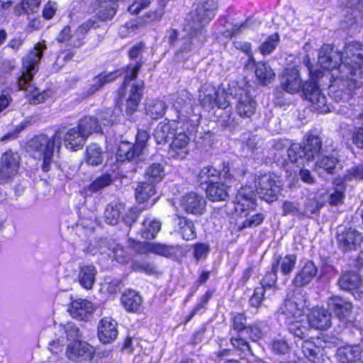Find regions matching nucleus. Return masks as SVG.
Listing matches in <instances>:
<instances>
[{"label": "nucleus", "mask_w": 363, "mask_h": 363, "mask_svg": "<svg viewBox=\"0 0 363 363\" xmlns=\"http://www.w3.org/2000/svg\"><path fill=\"white\" fill-rule=\"evenodd\" d=\"M107 246L108 257H113L118 262L123 263L125 262V252L122 246L115 243L113 240L104 239L100 242V245Z\"/></svg>", "instance_id": "44"}, {"label": "nucleus", "mask_w": 363, "mask_h": 363, "mask_svg": "<svg viewBox=\"0 0 363 363\" xmlns=\"http://www.w3.org/2000/svg\"><path fill=\"white\" fill-rule=\"evenodd\" d=\"M60 330L67 335V339L68 340L78 341L77 339L79 337V330L72 323H68L64 325H60Z\"/></svg>", "instance_id": "63"}, {"label": "nucleus", "mask_w": 363, "mask_h": 363, "mask_svg": "<svg viewBox=\"0 0 363 363\" xmlns=\"http://www.w3.org/2000/svg\"><path fill=\"white\" fill-rule=\"evenodd\" d=\"M289 330L295 337L303 339L308 335V328L303 325L301 321L289 322Z\"/></svg>", "instance_id": "56"}, {"label": "nucleus", "mask_w": 363, "mask_h": 363, "mask_svg": "<svg viewBox=\"0 0 363 363\" xmlns=\"http://www.w3.org/2000/svg\"><path fill=\"white\" fill-rule=\"evenodd\" d=\"M328 309L346 325H351L352 303L340 296H332L328 301Z\"/></svg>", "instance_id": "15"}, {"label": "nucleus", "mask_w": 363, "mask_h": 363, "mask_svg": "<svg viewBox=\"0 0 363 363\" xmlns=\"http://www.w3.org/2000/svg\"><path fill=\"white\" fill-rule=\"evenodd\" d=\"M303 63L309 72L310 77V80L305 82L302 85V91L306 99L311 104L313 110L320 113L330 111V108L327 104V99L322 94L316 82L318 79L322 77V72L318 69H312V65L308 56L304 57Z\"/></svg>", "instance_id": "5"}, {"label": "nucleus", "mask_w": 363, "mask_h": 363, "mask_svg": "<svg viewBox=\"0 0 363 363\" xmlns=\"http://www.w3.org/2000/svg\"><path fill=\"white\" fill-rule=\"evenodd\" d=\"M113 181L110 174H104L94 180L89 185V189L96 192L108 186Z\"/></svg>", "instance_id": "52"}, {"label": "nucleus", "mask_w": 363, "mask_h": 363, "mask_svg": "<svg viewBox=\"0 0 363 363\" xmlns=\"http://www.w3.org/2000/svg\"><path fill=\"white\" fill-rule=\"evenodd\" d=\"M180 121H171L160 122L155 128L153 136L157 144H164L172 139L176 130H179Z\"/></svg>", "instance_id": "23"}, {"label": "nucleus", "mask_w": 363, "mask_h": 363, "mask_svg": "<svg viewBox=\"0 0 363 363\" xmlns=\"http://www.w3.org/2000/svg\"><path fill=\"white\" fill-rule=\"evenodd\" d=\"M302 352L304 356L311 362L319 363L320 359L318 356L320 348L313 342L305 341L302 345Z\"/></svg>", "instance_id": "49"}, {"label": "nucleus", "mask_w": 363, "mask_h": 363, "mask_svg": "<svg viewBox=\"0 0 363 363\" xmlns=\"http://www.w3.org/2000/svg\"><path fill=\"white\" fill-rule=\"evenodd\" d=\"M318 274V268L312 261H306L301 269L295 274L291 284L294 291L303 289L309 285Z\"/></svg>", "instance_id": "16"}, {"label": "nucleus", "mask_w": 363, "mask_h": 363, "mask_svg": "<svg viewBox=\"0 0 363 363\" xmlns=\"http://www.w3.org/2000/svg\"><path fill=\"white\" fill-rule=\"evenodd\" d=\"M181 206L187 213L201 216L206 211V201L202 195L191 192L182 198Z\"/></svg>", "instance_id": "17"}, {"label": "nucleus", "mask_w": 363, "mask_h": 363, "mask_svg": "<svg viewBox=\"0 0 363 363\" xmlns=\"http://www.w3.org/2000/svg\"><path fill=\"white\" fill-rule=\"evenodd\" d=\"M297 257L293 254L286 255L284 257L275 255L272 264L274 265V270L278 271L280 267L281 274L285 277H289L294 269Z\"/></svg>", "instance_id": "31"}, {"label": "nucleus", "mask_w": 363, "mask_h": 363, "mask_svg": "<svg viewBox=\"0 0 363 363\" xmlns=\"http://www.w3.org/2000/svg\"><path fill=\"white\" fill-rule=\"evenodd\" d=\"M318 61L325 69H338L341 63L340 53L334 50L333 45L325 44L320 49Z\"/></svg>", "instance_id": "19"}, {"label": "nucleus", "mask_w": 363, "mask_h": 363, "mask_svg": "<svg viewBox=\"0 0 363 363\" xmlns=\"http://www.w3.org/2000/svg\"><path fill=\"white\" fill-rule=\"evenodd\" d=\"M121 74L122 72L121 70H116L110 72H104L99 74L92 79V82L86 91V95L90 96L94 94L96 91L102 88L105 84L114 81Z\"/></svg>", "instance_id": "33"}, {"label": "nucleus", "mask_w": 363, "mask_h": 363, "mask_svg": "<svg viewBox=\"0 0 363 363\" xmlns=\"http://www.w3.org/2000/svg\"><path fill=\"white\" fill-rule=\"evenodd\" d=\"M352 179L363 180V163L352 167L344 175V180L351 181Z\"/></svg>", "instance_id": "62"}, {"label": "nucleus", "mask_w": 363, "mask_h": 363, "mask_svg": "<svg viewBox=\"0 0 363 363\" xmlns=\"http://www.w3.org/2000/svg\"><path fill=\"white\" fill-rule=\"evenodd\" d=\"M96 118H98V121H99L101 127L102 125H110L116 120V116L113 114V110L111 108H106L104 111L98 113Z\"/></svg>", "instance_id": "61"}, {"label": "nucleus", "mask_w": 363, "mask_h": 363, "mask_svg": "<svg viewBox=\"0 0 363 363\" xmlns=\"http://www.w3.org/2000/svg\"><path fill=\"white\" fill-rule=\"evenodd\" d=\"M279 35L275 33L270 35L259 47L260 52L264 55H269L273 52L277 45Z\"/></svg>", "instance_id": "58"}, {"label": "nucleus", "mask_w": 363, "mask_h": 363, "mask_svg": "<svg viewBox=\"0 0 363 363\" xmlns=\"http://www.w3.org/2000/svg\"><path fill=\"white\" fill-rule=\"evenodd\" d=\"M337 284L341 290L351 292L355 298L363 300V280L358 273L345 272L340 275Z\"/></svg>", "instance_id": "13"}, {"label": "nucleus", "mask_w": 363, "mask_h": 363, "mask_svg": "<svg viewBox=\"0 0 363 363\" xmlns=\"http://www.w3.org/2000/svg\"><path fill=\"white\" fill-rule=\"evenodd\" d=\"M86 162L91 166H98L104 161V152L97 144H91L86 147Z\"/></svg>", "instance_id": "43"}, {"label": "nucleus", "mask_w": 363, "mask_h": 363, "mask_svg": "<svg viewBox=\"0 0 363 363\" xmlns=\"http://www.w3.org/2000/svg\"><path fill=\"white\" fill-rule=\"evenodd\" d=\"M21 164V157L17 152L7 150L0 159V184L11 182L18 174Z\"/></svg>", "instance_id": "10"}, {"label": "nucleus", "mask_w": 363, "mask_h": 363, "mask_svg": "<svg viewBox=\"0 0 363 363\" xmlns=\"http://www.w3.org/2000/svg\"><path fill=\"white\" fill-rule=\"evenodd\" d=\"M206 195L212 201H225L228 197V186L223 182H213L206 188Z\"/></svg>", "instance_id": "36"}, {"label": "nucleus", "mask_w": 363, "mask_h": 363, "mask_svg": "<svg viewBox=\"0 0 363 363\" xmlns=\"http://www.w3.org/2000/svg\"><path fill=\"white\" fill-rule=\"evenodd\" d=\"M123 210V206L121 203L108 205L104 211L106 223L109 225H116Z\"/></svg>", "instance_id": "45"}, {"label": "nucleus", "mask_w": 363, "mask_h": 363, "mask_svg": "<svg viewBox=\"0 0 363 363\" xmlns=\"http://www.w3.org/2000/svg\"><path fill=\"white\" fill-rule=\"evenodd\" d=\"M281 87L289 94L299 91L301 86V79L299 71L295 67L286 69L280 79Z\"/></svg>", "instance_id": "21"}, {"label": "nucleus", "mask_w": 363, "mask_h": 363, "mask_svg": "<svg viewBox=\"0 0 363 363\" xmlns=\"http://www.w3.org/2000/svg\"><path fill=\"white\" fill-rule=\"evenodd\" d=\"M362 347L358 345H345L337 349V359L340 363H356L361 359Z\"/></svg>", "instance_id": "29"}, {"label": "nucleus", "mask_w": 363, "mask_h": 363, "mask_svg": "<svg viewBox=\"0 0 363 363\" xmlns=\"http://www.w3.org/2000/svg\"><path fill=\"white\" fill-rule=\"evenodd\" d=\"M166 106L160 100L152 101L146 106V113L153 119H157L164 114Z\"/></svg>", "instance_id": "48"}, {"label": "nucleus", "mask_w": 363, "mask_h": 363, "mask_svg": "<svg viewBox=\"0 0 363 363\" xmlns=\"http://www.w3.org/2000/svg\"><path fill=\"white\" fill-rule=\"evenodd\" d=\"M321 207L322 205L315 198L307 199L305 202L304 209L302 210V218L305 217L309 218L313 214H316Z\"/></svg>", "instance_id": "53"}, {"label": "nucleus", "mask_w": 363, "mask_h": 363, "mask_svg": "<svg viewBox=\"0 0 363 363\" xmlns=\"http://www.w3.org/2000/svg\"><path fill=\"white\" fill-rule=\"evenodd\" d=\"M235 210L244 212L254 209L256 206L255 194L251 186H245L240 189L235 197Z\"/></svg>", "instance_id": "22"}, {"label": "nucleus", "mask_w": 363, "mask_h": 363, "mask_svg": "<svg viewBox=\"0 0 363 363\" xmlns=\"http://www.w3.org/2000/svg\"><path fill=\"white\" fill-rule=\"evenodd\" d=\"M150 138L146 130H140L136 135L135 144L122 142L118 148L116 158L121 162H133L138 164L147 157V142Z\"/></svg>", "instance_id": "6"}, {"label": "nucleus", "mask_w": 363, "mask_h": 363, "mask_svg": "<svg viewBox=\"0 0 363 363\" xmlns=\"http://www.w3.org/2000/svg\"><path fill=\"white\" fill-rule=\"evenodd\" d=\"M337 159L333 156H324L319 158L316 163L317 168L323 169L328 174H333L337 164Z\"/></svg>", "instance_id": "51"}, {"label": "nucleus", "mask_w": 363, "mask_h": 363, "mask_svg": "<svg viewBox=\"0 0 363 363\" xmlns=\"http://www.w3.org/2000/svg\"><path fill=\"white\" fill-rule=\"evenodd\" d=\"M155 194V186L145 182H140L135 189V199L140 203L147 202Z\"/></svg>", "instance_id": "41"}, {"label": "nucleus", "mask_w": 363, "mask_h": 363, "mask_svg": "<svg viewBox=\"0 0 363 363\" xmlns=\"http://www.w3.org/2000/svg\"><path fill=\"white\" fill-rule=\"evenodd\" d=\"M239 174L240 172L234 168L233 164L223 162L219 169L213 165L203 167L198 173L197 179L201 184H211L218 178H223L228 182L234 181Z\"/></svg>", "instance_id": "8"}, {"label": "nucleus", "mask_w": 363, "mask_h": 363, "mask_svg": "<svg viewBox=\"0 0 363 363\" xmlns=\"http://www.w3.org/2000/svg\"><path fill=\"white\" fill-rule=\"evenodd\" d=\"M193 250L194 257L197 262H199V260L206 257L209 252L210 247L208 245L199 242L193 246Z\"/></svg>", "instance_id": "64"}, {"label": "nucleus", "mask_w": 363, "mask_h": 363, "mask_svg": "<svg viewBox=\"0 0 363 363\" xmlns=\"http://www.w3.org/2000/svg\"><path fill=\"white\" fill-rule=\"evenodd\" d=\"M255 66V76L260 84L267 85L270 84L275 76L270 66L263 62L253 63Z\"/></svg>", "instance_id": "38"}, {"label": "nucleus", "mask_w": 363, "mask_h": 363, "mask_svg": "<svg viewBox=\"0 0 363 363\" xmlns=\"http://www.w3.org/2000/svg\"><path fill=\"white\" fill-rule=\"evenodd\" d=\"M277 270H274V265L272 264V269L267 272L263 279L261 280V286L267 289L272 288L275 286L277 280Z\"/></svg>", "instance_id": "59"}, {"label": "nucleus", "mask_w": 363, "mask_h": 363, "mask_svg": "<svg viewBox=\"0 0 363 363\" xmlns=\"http://www.w3.org/2000/svg\"><path fill=\"white\" fill-rule=\"evenodd\" d=\"M345 187L343 184L337 185L329 191L328 202L330 205H337L342 203L344 198Z\"/></svg>", "instance_id": "57"}, {"label": "nucleus", "mask_w": 363, "mask_h": 363, "mask_svg": "<svg viewBox=\"0 0 363 363\" xmlns=\"http://www.w3.org/2000/svg\"><path fill=\"white\" fill-rule=\"evenodd\" d=\"M194 10L186 18L184 30L186 35L182 37L177 45L176 56L186 60L187 55L196 52L204 41V28L215 16L217 9L216 0H201L194 4Z\"/></svg>", "instance_id": "1"}, {"label": "nucleus", "mask_w": 363, "mask_h": 363, "mask_svg": "<svg viewBox=\"0 0 363 363\" xmlns=\"http://www.w3.org/2000/svg\"><path fill=\"white\" fill-rule=\"evenodd\" d=\"M144 50L145 45L142 43H136L130 49L128 52L129 57L131 60H137L134 64H130L127 66L123 82V86H126L127 84L130 83V81L135 79L137 77L138 71L143 63L140 57Z\"/></svg>", "instance_id": "18"}, {"label": "nucleus", "mask_w": 363, "mask_h": 363, "mask_svg": "<svg viewBox=\"0 0 363 363\" xmlns=\"http://www.w3.org/2000/svg\"><path fill=\"white\" fill-rule=\"evenodd\" d=\"M87 138L88 137L77 126L67 130L64 136V144L66 148L77 151L83 147Z\"/></svg>", "instance_id": "27"}, {"label": "nucleus", "mask_w": 363, "mask_h": 363, "mask_svg": "<svg viewBox=\"0 0 363 363\" xmlns=\"http://www.w3.org/2000/svg\"><path fill=\"white\" fill-rule=\"evenodd\" d=\"M124 308L131 312L138 311L142 306V297L135 291L128 290L124 292L121 297Z\"/></svg>", "instance_id": "37"}, {"label": "nucleus", "mask_w": 363, "mask_h": 363, "mask_svg": "<svg viewBox=\"0 0 363 363\" xmlns=\"http://www.w3.org/2000/svg\"><path fill=\"white\" fill-rule=\"evenodd\" d=\"M128 245L138 253L151 252L167 258L176 257L179 251L178 246L167 245L156 242L141 243L133 239H128Z\"/></svg>", "instance_id": "11"}, {"label": "nucleus", "mask_w": 363, "mask_h": 363, "mask_svg": "<svg viewBox=\"0 0 363 363\" xmlns=\"http://www.w3.org/2000/svg\"><path fill=\"white\" fill-rule=\"evenodd\" d=\"M178 225L183 239L192 240L196 237V232L194 223L186 218L178 217Z\"/></svg>", "instance_id": "46"}, {"label": "nucleus", "mask_w": 363, "mask_h": 363, "mask_svg": "<svg viewBox=\"0 0 363 363\" xmlns=\"http://www.w3.org/2000/svg\"><path fill=\"white\" fill-rule=\"evenodd\" d=\"M164 175L162 165L159 163H153L146 168L144 174V182L151 183L155 186L156 184L163 179Z\"/></svg>", "instance_id": "40"}, {"label": "nucleus", "mask_w": 363, "mask_h": 363, "mask_svg": "<svg viewBox=\"0 0 363 363\" xmlns=\"http://www.w3.org/2000/svg\"><path fill=\"white\" fill-rule=\"evenodd\" d=\"M256 191L259 198L268 203L277 200L281 190L280 177L274 173H267L259 176L255 181Z\"/></svg>", "instance_id": "7"}, {"label": "nucleus", "mask_w": 363, "mask_h": 363, "mask_svg": "<svg viewBox=\"0 0 363 363\" xmlns=\"http://www.w3.org/2000/svg\"><path fill=\"white\" fill-rule=\"evenodd\" d=\"M161 222L155 218H147L143 222L140 235L145 239H154L161 229Z\"/></svg>", "instance_id": "39"}, {"label": "nucleus", "mask_w": 363, "mask_h": 363, "mask_svg": "<svg viewBox=\"0 0 363 363\" xmlns=\"http://www.w3.org/2000/svg\"><path fill=\"white\" fill-rule=\"evenodd\" d=\"M62 145V132L57 130L52 137L38 135L33 137L28 143V152L35 159L43 160L42 169L48 172L53 163L54 150L59 151Z\"/></svg>", "instance_id": "4"}, {"label": "nucleus", "mask_w": 363, "mask_h": 363, "mask_svg": "<svg viewBox=\"0 0 363 363\" xmlns=\"http://www.w3.org/2000/svg\"><path fill=\"white\" fill-rule=\"evenodd\" d=\"M306 293L303 289L293 291L292 295L285 300L278 313L283 315L288 323L292 321L293 318H301L306 306Z\"/></svg>", "instance_id": "9"}, {"label": "nucleus", "mask_w": 363, "mask_h": 363, "mask_svg": "<svg viewBox=\"0 0 363 363\" xmlns=\"http://www.w3.org/2000/svg\"><path fill=\"white\" fill-rule=\"evenodd\" d=\"M341 63L335 69L333 77L342 82L350 91L363 86V45L357 42L345 44L340 52Z\"/></svg>", "instance_id": "2"}, {"label": "nucleus", "mask_w": 363, "mask_h": 363, "mask_svg": "<svg viewBox=\"0 0 363 363\" xmlns=\"http://www.w3.org/2000/svg\"><path fill=\"white\" fill-rule=\"evenodd\" d=\"M193 100L189 94L186 91H182L179 94L174 106L179 112H184L190 114L192 110Z\"/></svg>", "instance_id": "47"}, {"label": "nucleus", "mask_w": 363, "mask_h": 363, "mask_svg": "<svg viewBox=\"0 0 363 363\" xmlns=\"http://www.w3.org/2000/svg\"><path fill=\"white\" fill-rule=\"evenodd\" d=\"M321 147L322 141L318 136L309 135L303 146H301L303 157L308 161L314 160L319 155Z\"/></svg>", "instance_id": "34"}, {"label": "nucleus", "mask_w": 363, "mask_h": 363, "mask_svg": "<svg viewBox=\"0 0 363 363\" xmlns=\"http://www.w3.org/2000/svg\"><path fill=\"white\" fill-rule=\"evenodd\" d=\"M307 318L308 325L316 330H325L331 325V314L322 308H313Z\"/></svg>", "instance_id": "24"}, {"label": "nucleus", "mask_w": 363, "mask_h": 363, "mask_svg": "<svg viewBox=\"0 0 363 363\" xmlns=\"http://www.w3.org/2000/svg\"><path fill=\"white\" fill-rule=\"evenodd\" d=\"M45 49L46 45L44 43H38L35 45L23 58L22 67L17 79L19 89L24 90L35 104L43 103L51 96L49 91H39L33 84V77L39 69V64Z\"/></svg>", "instance_id": "3"}, {"label": "nucleus", "mask_w": 363, "mask_h": 363, "mask_svg": "<svg viewBox=\"0 0 363 363\" xmlns=\"http://www.w3.org/2000/svg\"><path fill=\"white\" fill-rule=\"evenodd\" d=\"M337 239L340 248L344 251H349L355 249L362 242L363 238L357 230L350 228L338 233Z\"/></svg>", "instance_id": "26"}, {"label": "nucleus", "mask_w": 363, "mask_h": 363, "mask_svg": "<svg viewBox=\"0 0 363 363\" xmlns=\"http://www.w3.org/2000/svg\"><path fill=\"white\" fill-rule=\"evenodd\" d=\"M132 269L134 271L145 272L149 275H154L157 273V268L152 264L145 261L134 260L132 262Z\"/></svg>", "instance_id": "55"}, {"label": "nucleus", "mask_w": 363, "mask_h": 363, "mask_svg": "<svg viewBox=\"0 0 363 363\" xmlns=\"http://www.w3.org/2000/svg\"><path fill=\"white\" fill-rule=\"evenodd\" d=\"M143 89L144 82L143 81L138 82L131 86L130 94L125 104V113L128 115L131 116L137 111L141 100Z\"/></svg>", "instance_id": "32"}, {"label": "nucleus", "mask_w": 363, "mask_h": 363, "mask_svg": "<svg viewBox=\"0 0 363 363\" xmlns=\"http://www.w3.org/2000/svg\"><path fill=\"white\" fill-rule=\"evenodd\" d=\"M92 347L85 342L74 341L67 346L66 355L72 361L86 360L92 354Z\"/></svg>", "instance_id": "25"}, {"label": "nucleus", "mask_w": 363, "mask_h": 363, "mask_svg": "<svg viewBox=\"0 0 363 363\" xmlns=\"http://www.w3.org/2000/svg\"><path fill=\"white\" fill-rule=\"evenodd\" d=\"M220 94V89H216L212 84H205L199 91V99L202 105V106L205 108H213L217 101V98Z\"/></svg>", "instance_id": "30"}, {"label": "nucleus", "mask_w": 363, "mask_h": 363, "mask_svg": "<svg viewBox=\"0 0 363 363\" xmlns=\"http://www.w3.org/2000/svg\"><path fill=\"white\" fill-rule=\"evenodd\" d=\"M187 132L188 124L181 123L179 125V130H176V134L174 135L170 145L169 152L172 157L184 158L187 153L190 143V138Z\"/></svg>", "instance_id": "14"}, {"label": "nucleus", "mask_w": 363, "mask_h": 363, "mask_svg": "<svg viewBox=\"0 0 363 363\" xmlns=\"http://www.w3.org/2000/svg\"><path fill=\"white\" fill-rule=\"evenodd\" d=\"M230 94L236 100V111L242 118H250L255 112L256 102L249 91L240 86L230 89Z\"/></svg>", "instance_id": "12"}, {"label": "nucleus", "mask_w": 363, "mask_h": 363, "mask_svg": "<svg viewBox=\"0 0 363 363\" xmlns=\"http://www.w3.org/2000/svg\"><path fill=\"white\" fill-rule=\"evenodd\" d=\"M99 27L98 21L95 18L89 19L81 24L76 30V35H78L77 41L74 43L76 47H79L82 44V38L91 29Z\"/></svg>", "instance_id": "50"}, {"label": "nucleus", "mask_w": 363, "mask_h": 363, "mask_svg": "<svg viewBox=\"0 0 363 363\" xmlns=\"http://www.w3.org/2000/svg\"><path fill=\"white\" fill-rule=\"evenodd\" d=\"M116 9L111 2H104L101 4L99 8V11L97 13L98 18L103 21H108L112 19L115 16Z\"/></svg>", "instance_id": "54"}, {"label": "nucleus", "mask_w": 363, "mask_h": 363, "mask_svg": "<svg viewBox=\"0 0 363 363\" xmlns=\"http://www.w3.org/2000/svg\"><path fill=\"white\" fill-rule=\"evenodd\" d=\"M117 323L110 317L102 318L98 325V337L104 344L113 342L118 337Z\"/></svg>", "instance_id": "20"}, {"label": "nucleus", "mask_w": 363, "mask_h": 363, "mask_svg": "<svg viewBox=\"0 0 363 363\" xmlns=\"http://www.w3.org/2000/svg\"><path fill=\"white\" fill-rule=\"evenodd\" d=\"M97 270L93 265H82L78 274L79 282L86 289H91L95 283Z\"/></svg>", "instance_id": "35"}, {"label": "nucleus", "mask_w": 363, "mask_h": 363, "mask_svg": "<svg viewBox=\"0 0 363 363\" xmlns=\"http://www.w3.org/2000/svg\"><path fill=\"white\" fill-rule=\"evenodd\" d=\"M94 311L92 303L86 299H77L72 302L69 312L70 315L81 320H86Z\"/></svg>", "instance_id": "28"}, {"label": "nucleus", "mask_w": 363, "mask_h": 363, "mask_svg": "<svg viewBox=\"0 0 363 363\" xmlns=\"http://www.w3.org/2000/svg\"><path fill=\"white\" fill-rule=\"evenodd\" d=\"M77 126L88 138L92 133H99L102 128L98 118L91 116L80 119Z\"/></svg>", "instance_id": "42"}, {"label": "nucleus", "mask_w": 363, "mask_h": 363, "mask_svg": "<svg viewBox=\"0 0 363 363\" xmlns=\"http://www.w3.org/2000/svg\"><path fill=\"white\" fill-rule=\"evenodd\" d=\"M282 210L284 216L291 214L298 218H302V210L297 203L285 201L282 205Z\"/></svg>", "instance_id": "60"}]
</instances>
